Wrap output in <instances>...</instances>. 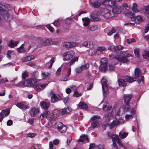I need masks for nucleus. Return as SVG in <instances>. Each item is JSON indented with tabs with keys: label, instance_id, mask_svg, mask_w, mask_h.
<instances>
[{
	"label": "nucleus",
	"instance_id": "45",
	"mask_svg": "<svg viewBox=\"0 0 149 149\" xmlns=\"http://www.w3.org/2000/svg\"><path fill=\"white\" fill-rule=\"evenodd\" d=\"M111 138L112 139V141H117L118 140H120V139L118 136L115 134H112L111 136Z\"/></svg>",
	"mask_w": 149,
	"mask_h": 149
},
{
	"label": "nucleus",
	"instance_id": "40",
	"mask_svg": "<svg viewBox=\"0 0 149 149\" xmlns=\"http://www.w3.org/2000/svg\"><path fill=\"white\" fill-rule=\"evenodd\" d=\"M25 80L19 82L18 84H15V86L19 87L20 86H26Z\"/></svg>",
	"mask_w": 149,
	"mask_h": 149
},
{
	"label": "nucleus",
	"instance_id": "11",
	"mask_svg": "<svg viewBox=\"0 0 149 149\" xmlns=\"http://www.w3.org/2000/svg\"><path fill=\"white\" fill-rule=\"evenodd\" d=\"M36 80L35 79H29L25 80L26 86L33 87L34 84L36 82Z\"/></svg>",
	"mask_w": 149,
	"mask_h": 149
},
{
	"label": "nucleus",
	"instance_id": "33",
	"mask_svg": "<svg viewBox=\"0 0 149 149\" xmlns=\"http://www.w3.org/2000/svg\"><path fill=\"white\" fill-rule=\"evenodd\" d=\"M142 56L144 58L146 59H149V50L148 51L145 50L143 51Z\"/></svg>",
	"mask_w": 149,
	"mask_h": 149
},
{
	"label": "nucleus",
	"instance_id": "57",
	"mask_svg": "<svg viewBox=\"0 0 149 149\" xmlns=\"http://www.w3.org/2000/svg\"><path fill=\"white\" fill-rule=\"evenodd\" d=\"M117 143L118 144V145L121 147H123L124 149H127V148L126 147L124 146L123 144L122 143V142L120 141V139L119 140L117 141Z\"/></svg>",
	"mask_w": 149,
	"mask_h": 149
},
{
	"label": "nucleus",
	"instance_id": "36",
	"mask_svg": "<svg viewBox=\"0 0 149 149\" xmlns=\"http://www.w3.org/2000/svg\"><path fill=\"white\" fill-rule=\"evenodd\" d=\"M144 13L145 15L149 19V5L146 7Z\"/></svg>",
	"mask_w": 149,
	"mask_h": 149
},
{
	"label": "nucleus",
	"instance_id": "60",
	"mask_svg": "<svg viewBox=\"0 0 149 149\" xmlns=\"http://www.w3.org/2000/svg\"><path fill=\"white\" fill-rule=\"evenodd\" d=\"M78 60V57H76L74 59L71 60L70 62V65H71L73 64L76 61H77Z\"/></svg>",
	"mask_w": 149,
	"mask_h": 149
},
{
	"label": "nucleus",
	"instance_id": "1",
	"mask_svg": "<svg viewBox=\"0 0 149 149\" xmlns=\"http://www.w3.org/2000/svg\"><path fill=\"white\" fill-rule=\"evenodd\" d=\"M112 54H109L110 57H111L112 58L117 59L118 61L121 63H125L128 61V60L126 58L132 56L130 54L127 53V52L125 51H121L118 57L115 56H112Z\"/></svg>",
	"mask_w": 149,
	"mask_h": 149
},
{
	"label": "nucleus",
	"instance_id": "50",
	"mask_svg": "<svg viewBox=\"0 0 149 149\" xmlns=\"http://www.w3.org/2000/svg\"><path fill=\"white\" fill-rule=\"evenodd\" d=\"M23 44H22L21 46L17 49L19 53L24 52L25 50L23 47Z\"/></svg>",
	"mask_w": 149,
	"mask_h": 149
},
{
	"label": "nucleus",
	"instance_id": "58",
	"mask_svg": "<svg viewBox=\"0 0 149 149\" xmlns=\"http://www.w3.org/2000/svg\"><path fill=\"white\" fill-rule=\"evenodd\" d=\"M8 46L11 48H13L15 47V42L11 40L8 45Z\"/></svg>",
	"mask_w": 149,
	"mask_h": 149
},
{
	"label": "nucleus",
	"instance_id": "61",
	"mask_svg": "<svg viewBox=\"0 0 149 149\" xmlns=\"http://www.w3.org/2000/svg\"><path fill=\"white\" fill-rule=\"evenodd\" d=\"M46 27L51 32H53L54 30L53 27L51 26L49 24H47L46 25Z\"/></svg>",
	"mask_w": 149,
	"mask_h": 149
},
{
	"label": "nucleus",
	"instance_id": "51",
	"mask_svg": "<svg viewBox=\"0 0 149 149\" xmlns=\"http://www.w3.org/2000/svg\"><path fill=\"white\" fill-rule=\"evenodd\" d=\"M61 23V21L59 19L55 20L54 22V25L56 26H59Z\"/></svg>",
	"mask_w": 149,
	"mask_h": 149
},
{
	"label": "nucleus",
	"instance_id": "7",
	"mask_svg": "<svg viewBox=\"0 0 149 149\" xmlns=\"http://www.w3.org/2000/svg\"><path fill=\"white\" fill-rule=\"evenodd\" d=\"M74 54V53L72 51L65 52L63 54L64 60L68 61L71 60L73 58Z\"/></svg>",
	"mask_w": 149,
	"mask_h": 149
},
{
	"label": "nucleus",
	"instance_id": "13",
	"mask_svg": "<svg viewBox=\"0 0 149 149\" xmlns=\"http://www.w3.org/2000/svg\"><path fill=\"white\" fill-rule=\"evenodd\" d=\"M122 106L120 109L118 111L119 113L123 114L125 111H127L130 109V106L129 104L128 105H125Z\"/></svg>",
	"mask_w": 149,
	"mask_h": 149
},
{
	"label": "nucleus",
	"instance_id": "46",
	"mask_svg": "<svg viewBox=\"0 0 149 149\" xmlns=\"http://www.w3.org/2000/svg\"><path fill=\"white\" fill-rule=\"evenodd\" d=\"M100 118V117L99 116L94 115L91 118L90 120L91 121H95L97 120Z\"/></svg>",
	"mask_w": 149,
	"mask_h": 149
},
{
	"label": "nucleus",
	"instance_id": "38",
	"mask_svg": "<svg viewBox=\"0 0 149 149\" xmlns=\"http://www.w3.org/2000/svg\"><path fill=\"white\" fill-rule=\"evenodd\" d=\"M107 64H101L100 66V69L102 71H105L107 68Z\"/></svg>",
	"mask_w": 149,
	"mask_h": 149
},
{
	"label": "nucleus",
	"instance_id": "44",
	"mask_svg": "<svg viewBox=\"0 0 149 149\" xmlns=\"http://www.w3.org/2000/svg\"><path fill=\"white\" fill-rule=\"evenodd\" d=\"M50 112L49 111H46L42 114V116L43 118H48L49 117V114Z\"/></svg>",
	"mask_w": 149,
	"mask_h": 149
},
{
	"label": "nucleus",
	"instance_id": "37",
	"mask_svg": "<svg viewBox=\"0 0 149 149\" xmlns=\"http://www.w3.org/2000/svg\"><path fill=\"white\" fill-rule=\"evenodd\" d=\"M128 133L127 132H120L119 133V135L122 139H124L127 136Z\"/></svg>",
	"mask_w": 149,
	"mask_h": 149
},
{
	"label": "nucleus",
	"instance_id": "9",
	"mask_svg": "<svg viewBox=\"0 0 149 149\" xmlns=\"http://www.w3.org/2000/svg\"><path fill=\"white\" fill-rule=\"evenodd\" d=\"M62 45L66 48H70L77 46L78 43L72 42H64L63 43Z\"/></svg>",
	"mask_w": 149,
	"mask_h": 149
},
{
	"label": "nucleus",
	"instance_id": "19",
	"mask_svg": "<svg viewBox=\"0 0 149 149\" xmlns=\"http://www.w3.org/2000/svg\"><path fill=\"white\" fill-rule=\"evenodd\" d=\"M122 10V8L121 6H117L113 8L112 12L115 14H119L121 13Z\"/></svg>",
	"mask_w": 149,
	"mask_h": 149
},
{
	"label": "nucleus",
	"instance_id": "53",
	"mask_svg": "<svg viewBox=\"0 0 149 149\" xmlns=\"http://www.w3.org/2000/svg\"><path fill=\"white\" fill-rule=\"evenodd\" d=\"M81 67L82 69V70H84L87 69L89 68V65L88 63H86L82 65Z\"/></svg>",
	"mask_w": 149,
	"mask_h": 149
},
{
	"label": "nucleus",
	"instance_id": "41",
	"mask_svg": "<svg viewBox=\"0 0 149 149\" xmlns=\"http://www.w3.org/2000/svg\"><path fill=\"white\" fill-rule=\"evenodd\" d=\"M87 28L91 31H94L97 29V26L96 25H91L88 26Z\"/></svg>",
	"mask_w": 149,
	"mask_h": 149
},
{
	"label": "nucleus",
	"instance_id": "22",
	"mask_svg": "<svg viewBox=\"0 0 149 149\" xmlns=\"http://www.w3.org/2000/svg\"><path fill=\"white\" fill-rule=\"evenodd\" d=\"M34 58V56L31 55L24 57L22 59V62H26L30 61Z\"/></svg>",
	"mask_w": 149,
	"mask_h": 149
},
{
	"label": "nucleus",
	"instance_id": "15",
	"mask_svg": "<svg viewBox=\"0 0 149 149\" xmlns=\"http://www.w3.org/2000/svg\"><path fill=\"white\" fill-rule=\"evenodd\" d=\"M9 113V111L7 109H5L0 113V122H1L3 117L8 115Z\"/></svg>",
	"mask_w": 149,
	"mask_h": 149
},
{
	"label": "nucleus",
	"instance_id": "59",
	"mask_svg": "<svg viewBox=\"0 0 149 149\" xmlns=\"http://www.w3.org/2000/svg\"><path fill=\"white\" fill-rule=\"evenodd\" d=\"M27 65H29L32 67H34V66L36 65V64L35 62L33 61H31L28 63Z\"/></svg>",
	"mask_w": 149,
	"mask_h": 149
},
{
	"label": "nucleus",
	"instance_id": "29",
	"mask_svg": "<svg viewBox=\"0 0 149 149\" xmlns=\"http://www.w3.org/2000/svg\"><path fill=\"white\" fill-rule=\"evenodd\" d=\"M91 20L94 22L100 20V18L99 16L96 15H91Z\"/></svg>",
	"mask_w": 149,
	"mask_h": 149
},
{
	"label": "nucleus",
	"instance_id": "26",
	"mask_svg": "<svg viewBox=\"0 0 149 149\" xmlns=\"http://www.w3.org/2000/svg\"><path fill=\"white\" fill-rule=\"evenodd\" d=\"M104 118L105 120L107 122H109L110 120L112 118V116L110 113H108L106 114L104 116Z\"/></svg>",
	"mask_w": 149,
	"mask_h": 149
},
{
	"label": "nucleus",
	"instance_id": "5",
	"mask_svg": "<svg viewBox=\"0 0 149 149\" xmlns=\"http://www.w3.org/2000/svg\"><path fill=\"white\" fill-rule=\"evenodd\" d=\"M134 75L136 77L139 78L141 76V78L138 79L137 81L139 83H140L142 81L143 83H144V78L143 76H141V72L140 70L137 68L134 70Z\"/></svg>",
	"mask_w": 149,
	"mask_h": 149
},
{
	"label": "nucleus",
	"instance_id": "10",
	"mask_svg": "<svg viewBox=\"0 0 149 149\" xmlns=\"http://www.w3.org/2000/svg\"><path fill=\"white\" fill-rule=\"evenodd\" d=\"M132 97V95L130 94H126L124 95L123 98L125 105H129L130 102Z\"/></svg>",
	"mask_w": 149,
	"mask_h": 149
},
{
	"label": "nucleus",
	"instance_id": "48",
	"mask_svg": "<svg viewBox=\"0 0 149 149\" xmlns=\"http://www.w3.org/2000/svg\"><path fill=\"white\" fill-rule=\"evenodd\" d=\"M112 107L111 106H107L104 104L103 107V109L105 111L109 110L111 109Z\"/></svg>",
	"mask_w": 149,
	"mask_h": 149
},
{
	"label": "nucleus",
	"instance_id": "34",
	"mask_svg": "<svg viewBox=\"0 0 149 149\" xmlns=\"http://www.w3.org/2000/svg\"><path fill=\"white\" fill-rule=\"evenodd\" d=\"M82 20L84 22L83 25L84 26H88L90 22V19L88 17H85L82 18Z\"/></svg>",
	"mask_w": 149,
	"mask_h": 149
},
{
	"label": "nucleus",
	"instance_id": "42",
	"mask_svg": "<svg viewBox=\"0 0 149 149\" xmlns=\"http://www.w3.org/2000/svg\"><path fill=\"white\" fill-rule=\"evenodd\" d=\"M137 6L136 3H133L132 7V10L133 12L135 13H137L139 12V10L137 8Z\"/></svg>",
	"mask_w": 149,
	"mask_h": 149
},
{
	"label": "nucleus",
	"instance_id": "12",
	"mask_svg": "<svg viewBox=\"0 0 149 149\" xmlns=\"http://www.w3.org/2000/svg\"><path fill=\"white\" fill-rule=\"evenodd\" d=\"M47 84H35L33 86V88L36 91H40L44 88L47 86Z\"/></svg>",
	"mask_w": 149,
	"mask_h": 149
},
{
	"label": "nucleus",
	"instance_id": "20",
	"mask_svg": "<svg viewBox=\"0 0 149 149\" xmlns=\"http://www.w3.org/2000/svg\"><path fill=\"white\" fill-rule=\"evenodd\" d=\"M91 127L93 128H95L98 127L100 126V124L98 120L92 121Z\"/></svg>",
	"mask_w": 149,
	"mask_h": 149
},
{
	"label": "nucleus",
	"instance_id": "64",
	"mask_svg": "<svg viewBox=\"0 0 149 149\" xmlns=\"http://www.w3.org/2000/svg\"><path fill=\"white\" fill-rule=\"evenodd\" d=\"M114 69V65L113 64H109V69L110 70L112 71Z\"/></svg>",
	"mask_w": 149,
	"mask_h": 149
},
{
	"label": "nucleus",
	"instance_id": "17",
	"mask_svg": "<svg viewBox=\"0 0 149 149\" xmlns=\"http://www.w3.org/2000/svg\"><path fill=\"white\" fill-rule=\"evenodd\" d=\"M50 105V103L44 101H42L40 102V106L42 108L45 109H47Z\"/></svg>",
	"mask_w": 149,
	"mask_h": 149
},
{
	"label": "nucleus",
	"instance_id": "28",
	"mask_svg": "<svg viewBox=\"0 0 149 149\" xmlns=\"http://www.w3.org/2000/svg\"><path fill=\"white\" fill-rule=\"evenodd\" d=\"M78 108L80 109H86L88 108L87 105L83 102H80L79 104Z\"/></svg>",
	"mask_w": 149,
	"mask_h": 149
},
{
	"label": "nucleus",
	"instance_id": "27",
	"mask_svg": "<svg viewBox=\"0 0 149 149\" xmlns=\"http://www.w3.org/2000/svg\"><path fill=\"white\" fill-rule=\"evenodd\" d=\"M125 79L126 82H128L130 83L135 81L136 80V78L135 77H131L128 76L126 77Z\"/></svg>",
	"mask_w": 149,
	"mask_h": 149
},
{
	"label": "nucleus",
	"instance_id": "56",
	"mask_svg": "<svg viewBox=\"0 0 149 149\" xmlns=\"http://www.w3.org/2000/svg\"><path fill=\"white\" fill-rule=\"evenodd\" d=\"M125 118L127 120H128L132 118V114H127L125 115Z\"/></svg>",
	"mask_w": 149,
	"mask_h": 149
},
{
	"label": "nucleus",
	"instance_id": "23",
	"mask_svg": "<svg viewBox=\"0 0 149 149\" xmlns=\"http://www.w3.org/2000/svg\"><path fill=\"white\" fill-rule=\"evenodd\" d=\"M41 75L42 79H46L49 77L50 74L48 72H42L41 73Z\"/></svg>",
	"mask_w": 149,
	"mask_h": 149
},
{
	"label": "nucleus",
	"instance_id": "55",
	"mask_svg": "<svg viewBox=\"0 0 149 149\" xmlns=\"http://www.w3.org/2000/svg\"><path fill=\"white\" fill-rule=\"evenodd\" d=\"M100 62L101 64H107V59L106 58H102L100 60Z\"/></svg>",
	"mask_w": 149,
	"mask_h": 149
},
{
	"label": "nucleus",
	"instance_id": "8",
	"mask_svg": "<svg viewBox=\"0 0 149 149\" xmlns=\"http://www.w3.org/2000/svg\"><path fill=\"white\" fill-rule=\"evenodd\" d=\"M62 97L58 94L53 93L51 98V101L52 103H55L61 100Z\"/></svg>",
	"mask_w": 149,
	"mask_h": 149
},
{
	"label": "nucleus",
	"instance_id": "3",
	"mask_svg": "<svg viewBox=\"0 0 149 149\" xmlns=\"http://www.w3.org/2000/svg\"><path fill=\"white\" fill-rule=\"evenodd\" d=\"M0 15L2 17V18L0 16V21L3 18L5 20H8L10 16L8 12L6 10L3 9V8L1 7H0Z\"/></svg>",
	"mask_w": 149,
	"mask_h": 149
},
{
	"label": "nucleus",
	"instance_id": "35",
	"mask_svg": "<svg viewBox=\"0 0 149 149\" xmlns=\"http://www.w3.org/2000/svg\"><path fill=\"white\" fill-rule=\"evenodd\" d=\"M36 109L34 107H32L31 108L29 111V114L32 116H35L36 113Z\"/></svg>",
	"mask_w": 149,
	"mask_h": 149
},
{
	"label": "nucleus",
	"instance_id": "39",
	"mask_svg": "<svg viewBox=\"0 0 149 149\" xmlns=\"http://www.w3.org/2000/svg\"><path fill=\"white\" fill-rule=\"evenodd\" d=\"M108 48L109 50L114 52L116 51V46L113 45H109L108 47Z\"/></svg>",
	"mask_w": 149,
	"mask_h": 149
},
{
	"label": "nucleus",
	"instance_id": "21",
	"mask_svg": "<svg viewBox=\"0 0 149 149\" xmlns=\"http://www.w3.org/2000/svg\"><path fill=\"white\" fill-rule=\"evenodd\" d=\"M121 122L118 121H113L112 123L109 125L110 129H112L116 126H117L121 124Z\"/></svg>",
	"mask_w": 149,
	"mask_h": 149
},
{
	"label": "nucleus",
	"instance_id": "18",
	"mask_svg": "<svg viewBox=\"0 0 149 149\" xmlns=\"http://www.w3.org/2000/svg\"><path fill=\"white\" fill-rule=\"evenodd\" d=\"M71 67H69V69L68 70V73L66 75V77H62L60 79V80L62 81H68L69 80V79L68 78L71 74Z\"/></svg>",
	"mask_w": 149,
	"mask_h": 149
},
{
	"label": "nucleus",
	"instance_id": "30",
	"mask_svg": "<svg viewBox=\"0 0 149 149\" xmlns=\"http://www.w3.org/2000/svg\"><path fill=\"white\" fill-rule=\"evenodd\" d=\"M88 140L87 136L85 134H84L80 136L79 141L81 142H83L86 141H88Z\"/></svg>",
	"mask_w": 149,
	"mask_h": 149
},
{
	"label": "nucleus",
	"instance_id": "14",
	"mask_svg": "<svg viewBox=\"0 0 149 149\" xmlns=\"http://www.w3.org/2000/svg\"><path fill=\"white\" fill-rule=\"evenodd\" d=\"M95 45L94 42L91 41H85L83 44V46L89 48H92Z\"/></svg>",
	"mask_w": 149,
	"mask_h": 149
},
{
	"label": "nucleus",
	"instance_id": "4",
	"mask_svg": "<svg viewBox=\"0 0 149 149\" xmlns=\"http://www.w3.org/2000/svg\"><path fill=\"white\" fill-rule=\"evenodd\" d=\"M100 12L101 15L106 19L112 17L111 11L107 9H101L100 10Z\"/></svg>",
	"mask_w": 149,
	"mask_h": 149
},
{
	"label": "nucleus",
	"instance_id": "16",
	"mask_svg": "<svg viewBox=\"0 0 149 149\" xmlns=\"http://www.w3.org/2000/svg\"><path fill=\"white\" fill-rule=\"evenodd\" d=\"M16 105L22 109L25 110L29 108V105H25L20 102H19L16 104Z\"/></svg>",
	"mask_w": 149,
	"mask_h": 149
},
{
	"label": "nucleus",
	"instance_id": "49",
	"mask_svg": "<svg viewBox=\"0 0 149 149\" xmlns=\"http://www.w3.org/2000/svg\"><path fill=\"white\" fill-rule=\"evenodd\" d=\"M96 50L95 49H91L88 52L89 55L92 56L95 54L96 53Z\"/></svg>",
	"mask_w": 149,
	"mask_h": 149
},
{
	"label": "nucleus",
	"instance_id": "43",
	"mask_svg": "<svg viewBox=\"0 0 149 149\" xmlns=\"http://www.w3.org/2000/svg\"><path fill=\"white\" fill-rule=\"evenodd\" d=\"M91 4L93 7L95 8L99 7L101 5L100 3L97 1L92 3Z\"/></svg>",
	"mask_w": 149,
	"mask_h": 149
},
{
	"label": "nucleus",
	"instance_id": "32",
	"mask_svg": "<svg viewBox=\"0 0 149 149\" xmlns=\"http://www.w3.org/2000/svg\"><path fill=\"white\" fill-rule=\"evenodd\" d=\"M118 84L120 86L124 87L126 86V81H125L123 79H118Z\"/></svg>",
	"mask_w": 149,
	"mask_h": 149
},
{
	"label": "nucleus",
	"instance_id": "47",
	"mask_svg": "<svg viewBox=\"0 0 149 149\" xmlns=\"http://www.w3.org/2000/svg\"><path fill=\"white\" fill-rule=\"evenodd\" d=\"M135 22L137 23H139L141 22L142 21V18L140 16H138L135 18Z\"/></svg>",
	"mask_w": 149,
	"mask_h": 149
},
{
	"label": "nucleus",
	"instance_id": "62",
	"mask_svg": "<svg viewBox=\"0 0 149 149\" xmlns=\"http://www.w3.org/2000/svg\"><path fill=\"white\" fill-rule=\"evenodd\" d=\"M97 50L100 52H102L103 51H104L105 50V48L104 47H98L97 48Z\"/></svg>",
	"mask_w": 149,
	"mask_h": 149
},
{
	"label": "nucleus",
	"instance_id": "52",
	"mask_svg": "<svg viewBox=\"0 0 149 149\" xmlns=\"http://www.w3.org/2000/svg\"><path fill=\"white\" fill-rule=\"evenodd\" d=\"M140 49L138 48L135 49L134 50V53L135 54V56L139 57V52Z\"/></svg>",
	"mask_w": 149,
	"mask_h": 149
},
{
	"label": "nucleus",
	"instance_id": "6",
	"mask_svg": "<svg viewBox=\"0 0 149 149\" xmlns=\"http://www.w3.org/2000/svg\"><path fill=\"white\" fill-rule=\"evenodd\" d=\"M55 128L61 133H64L66 131V127L62 123L60 122L56 123Z\"/></svg>",
	"mask_w": 149,
	"mask_h": 149
},
{
	"label": "nucleus",
	"instance_id": "25",
	"mask_svg": "<svg viewBox=\"0 0 149 149\" xmlns=\"http://www.w3.org/2000/svg\"><path fill=\"white\" fill-rule=\"evenodd\" d=\"M72 111V109L69 107L67 108H64L62 109L61 111V114L62 115L65 114H67L70 113Z\"/></svg>",
	"mask_w": 149,
	"mask_h": 149
},
{
	"label": "nucleus",
	"instance_id": "24",
	"mask_svg": "<svg viewBox=\"0 0 149 149\" xmlns=\"http://www.w3.org/2000/svg\"><path fill=\"white\" fill-rule=\"evenodd\" d=\"M95 148H97L98 149H104V147L103 145H100L95 147V144L93 143L90 145L89 149H94Z\"/></svg>",
	"mask_w": 149,
	"mask_h": 149
},
{
	"label": "nucleus",
	"instance_id": "31",
	"mask_svg": "<svg viewBox=\"0 0 149 149\" xmlns=\"http://www.w3.org/2000/svg\"><path fill=\"white\" fill-rule=\"evenodd\" d=\"M0 4L5 7L8 10H11L12 9V6L10 5L1 3H0Z\"/></svg>",
	"mask_w": 149,
	"mask_h": 149
},
{
	"label": "nucleus",
	"instance_id": "63",
	"mask_svg": "<svg viewBox=\"0 0 149 149\" xmlns=\"http://www.w3.org/2000/svg\"><path fill=\"white\" fill-rule=\"evenodd\" d=\"M127 42L128 43L130 44L135 42V40L134 38H132L131 39H127Z\"/></svg>",
	"mask_w": 149,
	"mask_h": 149
},
{
	"label": "nucleus",
	"instance_id": "54",
	"mask_svg": "<svg viewBox=\"0 0 149 149\" xmlns=\"http://www.w3.org/2000/svg\"><path fill=\"white\" fill-rule=\"evenodd\" d=\"M55 58H52L51 60L50 61V65L49 66L48 68H51L52 67V65H53V63L55 61Z\"/></svg>",
	"mask_w": 149,
	"mask_h": 149
},
{
	"label": "nucleus",
	"instance_id": "2",
	"mask_svg": "<svg viewBox=\"0 0 149 149\" xmlns=\"http://www.w3.org/2000/svg\"><path fill=\"white\" fill-rule=\"evenodd\" d=\"M102 87L103 91V95L106 96L108 93V88L107 84V80L105 78H103L101 80Z\"/></svg>",
	"mask_w": 149,
	"mask_h": 149
}]
</instances>
